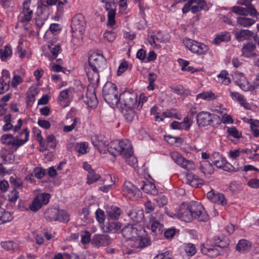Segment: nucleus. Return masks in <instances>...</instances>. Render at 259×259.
Returning a JSON list of instances; mask_svg holds the SVG:
<instances>
[{
    "instance_id": "09e8293b",
    "label": "nucleus",
    "mask_w": 259,
    "mask_h": 259,
    "mask_svg": "<svg viewBox=\"0 0 259 259\" xmlns=\"http://www.w3.org/2000/svg\"><path fill=\"white\" fill-rule=\"evenodd\" d=\"M230 39V35L229 32H224L218 35L213 40V43L216 45L222 41H229Z\"/></svg>"
},
{
    "instance_id": "4be33fe9",
    "label": "nucleus",
    "mask_w": 259,
    "mask_h": 259,
    "mask_svg": "<svg viewBox=\"0 0 259 259\" xmlns=\"http://www.w3.org/2000/svg\"><path fill=\"white\" fill-rule=\"evenodd\" d=\"M111 243V239L107 235L96 234L92 240V243L99 247L102 246H106Z\"/></svg>"
},
{
    "instance_id": "c756f323",
    "label": "nucleus",
    "mask_w": 259,
    "mask_h": 259,
    "mask_svg": "<svg viewBox=\"0 0 259 259\" xmlns=\"http://www.w3.org/2000/svg\"><path fill=\"white\" fill-rule=\"evenodd\" d=\"M186 183L193 187H197L202 184L203 181L197 176L189 173L186 176Z\"/></svg>"
},
{
    "instance_id": "69168bd1",
    "label": "nucleus",
    "mask_w": 259,
    "mask_h": 259,
    "mask_svg": "<svg viewBox=\"0 0 259 259\" xmlns=\"http://www.w3.org/2000/svg\"><path fill=\"white\" fill-rule=\"evenodd\" d=\"M100 1L105 4V8L106 10L116 8V0H100Z\"/></svg>"
},
{
    "instance_id": "f3484780",
    "label": "nucleus",
    "mask_w": 259,
    "mask_h": 259,
    "mask_svg": "<svg viewBox=\"0 0 259 259\" xmlns=\"http://www.w3.org/2000/svg\"><path fill=\"white\" fill-rule=\"evenodd\" d=\"M215 115L206 111H201L197 116V123L199 126H205L211 124Z\"/></svg>"
},
{
    "instance_id": "72a5a7b5",
    "label": "nucleus",
    "mask_w": 259,
    "mask_h": 259,
    "mask_svg": "<svg viewBox=\"0 0 259 259\" xmlns=\"http://www.w3.org/2000/svg\"><path fill=\"white\" fill-rule=\"evenodd\" d=\"M239 5L245 6L247 9L248 14L252 17H255L257 14V12L252 4L248 0H240L238 2Z\"/></svg>"
},
{
    "instance_id": "e2e57ef3",
    "label": "nucleus",
    "mask_w": 259,
    "mask_h": 259,
    "mask_svg": "<svg viewBox=\"0 0 259 259\" xmlns=\"http://www.w3.org/2000/svg\"><path fill=\"white\" fill-rule=\"evenodd\" d=\"M164 140L169 144L174 145L176 143H180L182 142V139L179 137H173L170 135L165 136Z\"/></svg>"
},
{
    "instance_id": "864d4df0",
    "label": "nucleus",
    "mask_w": 259,
    "mask_h": 259,
    "mask_svg": "<svg viewBox=\"0 0 259 259\" xmlns=\"http://www.w3.org/2000/svg\"><path fill=\"white\" fill-rule=\"evenodd\" d=\"M46 143L49 148L55 149L58 143L55 136L53 135H49L46 137Z\"/></svg>"
},
{
    "instance_id": "9b49d317",
    "label": "nucleus",
    "mask_w": 259,
    "mask_h": 259,
    "mask_svg": "<svg viewBox=\"0 0 259 259\" xmlns=\"http://www.w3.org/2000/svg\"><path fill=\"white\" fill-rule=\"evenodd\" d=\"M205 5L204 0H188L182 9V12L187 13L191 11L194 14L202 10Z\"/></svg>"
},
{
    "instance_id": "7ed1b4c3",
    "label": "nucleus",
    "mask_w": 259,
    "mask_h": 259,
    "mask_svg": "<svg viewBox=\"0 0 259 259\" xmlns=\"http://www.w3.org/2000/svg\"><path fill=\"white\" fill-rule=\"evenodd\" d=\"M107 149L111 155H120L123 158L134 153L132 144L127 139L112 141L108 144Z\"/></svg>"
},
{
    "instance_id": "2eb2a0df",
    "label": "nucleus",
    "mask_w": 259,
    "mask_h": 259,
    "mask_svg": "<svg viewBox=\"0 0 259 259\" xmlns=\"http://www.w3.org/2000/svg\"><path fill=\"white\" fill-rule=\"evenodd\" d=\"M201 252L210 257H215L220 254V250L214 244H210L208 241L200 245Z\"/></svg>"
},
{
    "instance_id": "1a4fd4ad",
    "label": "nucleus",
    "mask_w": 259,
    "mask_h": 259,
    "mask_svg": "<svg viewBox=\"0 0 259 259\" xmlns=\"http://www.w3.org/2000/svg\"><path fill=\"white\" fill-rule=\"evenodd\" d=\"M30 0H25L23 3L22 10L19 16V21L24 26H26L31 20L33 16V10L30 8Z\"/></svg>"
},
{
    "instance_id": "aec40b11",
    "label": "nucleus",
    "mask_w": 259,
    "mask_h": 259,
    "mask_svg": "<svg viewBox=\"0 0 259 259\" xmlns=\"http://www.w3.org/2000/svg\"><path fill=\"white\" fill-rule=\"evenodd\" d=\"M193 123L191 118L188 116L185 117L183 121L179 122L177 121H173L170 125V127L173 130H186L188 131L190 129Z\"/></svg>"
},
{
    "instance_id": "f8f14e48",
    "label": "nucleus",
    "mask_w": 259,
    "mask_h": 259,
    "mask_svg": "<svg viewBox=\"0 0 259 259\" xmlns=\"http://www.w3.org/2000/svg\"><path fill=\"white\" fill-rule=\"evenodd\" d=\"M170 155L174 161L182 168L188 170L195 168V165L192 160L186 159L179 152L174 151L171 152Z\"/></svg>"
},
{
    "instance_id": "0e129e2a",
    "label": "nucleus",
    "mask_w": 259,
    "mask_h": 259,
    "mask_svg": "<svg viewBox=\"0 0 259 259\" xmlns=\"http://www.w3.org/2000/svg\"><path fill=\"white\" fill-rule=\"evenodd\" d=\"M185 250L187 255L190 256L194 255L196 252L195 245L192 243L186 244L185 245Z\"/></svg>"
},
{
    "instance_id": "a18cd8bd",
    "label": "nucleus",
    "mask_w": 259,
    "mask_h": 259,
    "mask_svg": "<svg viewBox=\"0 0 259 259\" xmlns=\"http://www.w3.org/2000/svg\"><path fill=\"white\" fill-rule=\"evenodd\" d=\"M2 246L6 250L15 251L19 249V244L12 241H7L2 242Z\"/></svg>"
},
{
    "instance_id": "f257e3e1",
    "label": "nucleus",
    "mask_w": 259,
    "mask_h": 259,
    "mask_svg": "<svg viewBox=\"0 0 259 259\" xmlns=\"http://www.w3.org/2000/svg\"><path fill=\"white\" fill-rule=\"evenodd\" d=\"M106 67V60L103 55L96 53L92 54L89 58L88 64L84 67L89 81L92 83L98 82L99 72Z\"/></svg>"
},
{
    "instance_id": "c85d7f7f",
    "label": "nucleus",
    "mask_w": 259,
    "mask_h": 259,
    "mask_svg": "<svg viewBox=\"0 0 259 259\" xmlns=\"http://www.w3.org/2000/svg\"><path fill=\"white\" fill-rule=\"evenodd\" d=\"M84 102L90 107L96 106L98 102L95 92L88 91L84 99Z\"/></svg>"
},
{
    "instance_id": "bf43d9fd",
    "label": "nucleus",
    "mask_w": 259,
    "mask_h": 259,
    "mask_svg": "<svg viewBox=\"0 0 259 259\" xmlns=\"http://www.w3.org/2000/svg\"><path fill=\"white\" fill-rule=\"evenodd\" d=\"M227 132L229 136L236 139H239L241 137V133L235 127H227Z\"/></svg>"
},
{
    "instance_id": "7c9ffc66",
    "label": "nucleus",
    "mask_w": 259,
    "mask_h": 259,
    "mask_svg": "<svg viewBox=\"0 0 259 259\" xmlns=\"http://www.w3.org/2000/svg\"><path fill=\"white\" fill-rule=\"evenodd\" d=\"M53 213H57V217H52L53 220H57V221L62 222H67L69 220V214L63 210L54 209L52 210Z\"/></svg>"
},
{
    "instance_id": "dca6fc26",
    "label": "nucleus",
    "mask_w": 259,
    "mask_h": 259,
    "mask_svg": "<svg viewBox=\"0 0 259 259\" xmlns=\"http://www.w3.org/2000/svg\"><path fill=\"white\" fill-rule=\"evenodd\" d=\"M178 218L186 222H189L193 220V213L191 212L188 203H183L180 206L178 210Z\"/></svg>"
},
{
    "instance_id": "0eeeda50",
    "label": "nucleus",
    "mask_w": 259,
    "mask_h": 259,
    "mask_svg": "<svg viewBox=\"0 0 259 259\" xmlns=\"http://www.w3.org/2000/svg\"><path fill=\"white\" fill-rule=\"evenodd\" d=\"M183 44L192 53L198 55L206 54L209 50L208 46L204 44L190 38L184 39Z\"/></svg>"
},
{
    "instance_id": "bb28decb",
    "label": "nucleus",
    "mask_w": 259,
    "mask_h": 259,
    "mask_svg": "<svg viewBox=\"0 0 259 259\" xmlns=\"http://www.w3.org/2000/svg\"><path fill=\"white\" fill-rule=\"evenodd\" d=\"M252 246L251 243L247 240L241 239L239 241L236 246V249L241 253L248 252Z\"/></svg>"
},
{
    "instance_id": "c9c22d12",
    "label": "nucleus",
    "mask_w": 259,
    "mask_h": 259,
    "mask_svg": "<svg viewBox=\"0 0 259 259\" xmlns=\"http://www.w3.org/2000/svg\"><path fill=\"white\" fill-rule=\"evenodd\" d=\"M213 157L218 158V159L213 161L214 164L218 167L225 169L226 165L228 164L226 159L223 157L218 152H214Z\"/></svg>"
},
{
    "instance_id": "20e7f679",
    "label": "nucleus",
    "mask_w": 259,
    "mask_h": 259,
    "mask_svg": "<svg viewBox=\"0 0 259 259\" xmlns=\"http://www.w3.org/2000/svg\"><path fill=\"white\" fill-rule=\"evenodd\" d=\"M86 21L84 16L80 14L74 15L72 19L71 27L72 30V42L74 45L80 42L85 31Z\"/></svg>"
},
{
    "instance_id": "338daca9",
    "label": "nucleus",
    "mask_w": 259,
    "mask_h": 259,
    "mask_svg": "<svg viewBox=\"0 0 259 259\" xmlns=\"http://www.w3.org/2000/svg\"><path fill=\"white\" fill-rule=\"evenodd\" d=\"M116 36V35L113 30H107L104 33V38L109 42H113Z\"/></svg>"
},
{
    "instance_id": "393cba45",
    "label": "nucleus",
    "mask_w": 259,
    "mask_h": 259,
    "mask_svg": "<svg viewBox=\"0 0 259 259\" xmlns=\"http://www.w3.org/2000/svg\"><path fill=\"white\" fill-rule=\"evenodd\" d=\"M93 145L97 147L100 152H104L106 146L108 147V145L106 144L105 138L102 136H93L91 138Z\"/></svg>"
},
{
    "instance_id": "4c0bfd02",
    "label": "nucleus",
    "mask_w": 259,
    "mask_h": 259,
    "mask_svg": "<svg viewBox=\"0 0 259 259\" xmlns=\"http://www.w3.org/2000/svg\"><path fill=\"white\" fill-rule=\"evenodd\" d=\"M38 94V91L35 87L31 86L27 92L26 101L28 104H33L35 101V97Z\"/></svg>"
},
{
    "instance_id": "e433bc0d",
    "label": "nucleus",
    "mask_w": 259,
    "mask_h": 259,
    "mask_svg": "<svg viewBox=\"0 0 259 259\" xmlns=\"http://www.w3.org/2000/svg\"><path fill=\"white\" fill-rule=\"evenodd\" d=\"M13 219V214L0 207V225L11 222Z\"/></svg>"
},
{
    "instance_id": "39448f33",
    "label": "nucleus",
    "mask_w": 259,
    "mask_h": 259,
    "mask_svg": "<svg viewBox=\"0 0 259 259\" xmlns=\"http://www.w3.org/2000/svg\"><path fill=\"white\" fill-rule=\"evenodd\" d=\"M103 96L105 101L112 108L116 106L119 101L117 87L111 82H107L104 85Z\"/></svg>"
},
{
    "instance_id": "5fc2aeb1",
    "label": "nucleus",
    "mask_w": 259,
    "mask_h": 259,
    "mask_svg": "<svg viewBox=\"0 0 259 259\" xmlns=\"http://www.w3.org/2000/svg\"><path fill=\"white\" fill-rule=\"evenodd\" d=\"M49 49L52 54V58L54 59L58 56L59 53L61 51V47L59 45L51 44L48 46Z\"/></svg>"
},
{
    "instance_id": "f704fd0d",
    "label": "nucleus",
    "mask_w": 259,
    "mask_h": 259,
    "mask_svg": "<svg viewBox=\"0 0 259 259\" xmlns=\"http://www.w3.org/2000/svg\"><path fill=\"white\" fill-rule=\"evenodd\" d=\"M255 22V21L251 18L246 17H238L237 18V24L244 27H249Z\"/></svg>"
},
{
    "instance_id": "8fccbe9b",
    "label": "nucleus",
    "mask_w": 259,
    "mask_h": 259,
    "mask_svg": "<svg viewBox=\"0 0 259 259\" xmlns=\"http://www.w3.org/2000/svg\"><path fill=\"white\" fill-rule=\"evenodd\" d=\"M61 27L60 24L57 23H53L50 25L49 29L46 32L45 37H47L50 33H52L54 35H57L61 32Z\"/></svg>"
},
{
    "instance_id": "37998d69",
    "label": "nucleus",
    "mask_w": 259,
    "mask_h": 259,
    "mask_svg": "<svg viewBox=\"0 0 259 259\" xmlns=\"http://www.w3.org/2000/svg\"><path fill=\"white\" fill-rule=\"evenodd\" d=\"M12 55V50L10 46H6L4 49L0 50V58L2 61H6Z\"/></svg>"
},
{
    "instance_id": "3c124183",
    "label": "nucleus",
    "mask_w": 259,
    "mask_h": 259,
    "mask_svg": "<svg viewBox=\"0 0 259 259\" xmlns=\"http://www.w3.org/2000/svg\"><path fill=\"white\" fill-rule=\"evenodd\" d=\"M107 11H108V13L107 25L108 27L112 28L115 24V17L116 15V10L115 9Z\"/></svg>"
},
{
    "instance_id": "680f3d73",
    "label": "nucleus",
    "mask_w": 259,
    "mask_h": 259,
    "mask_svg": "<svg viewBox=\"0 0 259 259\" xmlns=\"http://www.w3.org/2000/svg\"><path fill=\"white\" fill-rule=\"evenodd\" d=\"M154 200L155 201L157 205L160 207H163L168 202L167 197L164 195L158 196L154 199Z\"/></svg>"
},
{
    "instance_id": "ea45409f",
    "label": "nucleus",
    "mask_w": 259,
    "mask_h": 259,
    "mask_svg": "<svg viewBox=\"0 0 259 259\" xmlns=\"http://www.w3.org/2000/svg\"><path fill=\"white\" fill-rule=\"evenodd\" d=\"M141 189L146 193L150 194L151 195H156L157 192V189L155 185L150 182H147L143 184Z\"/></svg>"
},
{
    "instance_id": "774afa93",
    "label": "nucleus",
    "mask_w": 259,
    "mask_h": 259,
    "mask_svg": "<svg viewBox=\"0 0 259 259\" xmlns=\"http://www.w3.org/2000/svg\"><path fill=\"white\" fill-rule=\"evenodd\" d=\"M81 241L82 244H85L89 243L91 241V234L89 232L85 231L81 233Z\"/></svg>"
},
{
    "instance_id": "603ef678",
    "label": "nucleus",
    "mask_w": 259,
    "mask_h": 259,
    "mask_svg": "<svg viewBox=\"0 0 259 259\" xmlns=\"http://www.w3.org/2000/svg\"><path fill=\"white\" fill-rule=\"evenodd\" d=\"M155 37L158 42L166 43L169 41L170 35L166 32L159 31L155 35Z\"/></svg>"
},
{
    "instance_id": "6e6552de",
    "label": "nucleus",
    "mask_w": 259,
    "mask_h": 259,
    "mask_svg": "<svg viewBox=\"0 0 259 259\" xmlns=\"http://www.w3.org/2000/svg\"><path fill=\"white\" fill-rule=\"evenodd\" d=\"M193 218L199 221L205 222L209 219V216L204 209L203 205L199 202L191 201L188 203Z\"/></svg>"
},
{
    "instance_id": "5701e85b",
    "label": "nucleus",
    "mask_w": 259,
    "mask_h": 259,
    "mask_svg": "<svg viewBox=\"0 0 259 259\" xmlns=\"http://www.w3.org/2000/svg\"><path fill=\"white\" fill-rule=\"evenodd\" d=\"M207 198L211 202L221 204L222 205L227 204V199L223 194L217 192L214 190H211L207 193Z\"/></svg>"
},
{
    "instance_id": "58836bf2",
    "label": "nucleus",
    "mask_w": 259,
    "mask_h": 259,
    "mask_svg": "<svg viewBox=\"0 0 259 259\" xmlns=\"http://www.w3.org/2000/svg\"><path fill=\"white\" fill-rule=\"evenodd\" d=\"M255 48V46L253 43L249 42L242 49V55L246 57L253 56L254 55L253 51Z\"/></svg>"
},
{
    "instance_id": "6e6d98bb",
    "label": "nucleus",
    "mask_w": 259,
    "mask_h": 259,
    "mask_svg": "<svg viewBox=\"0 0 259 259\" xmlns=\"http://www.w3.org/2000/svg\"><path fill=\"white\" fill-rule=\"evenodd\" d=\"M231 12L244 16H246L248 14L247 9L240 6H234L232 7Z\"/></svg>"
},
{
    "instance_id": "ddd939ff",
    "label": "nucleus",
    "mask_w": 259,
    "mask_h": 259,
    "mask_svg": "<svg viewBox=\"0 0 259 259\" xmlns=\"http://www.w3.org/2000/svg\"><path fill=\"white\" fill-rule=\"evenodd\" d=\"M139 231L137 228V225L128 224L122 229L121 233L126 239V241L130 245V243L133 242V240L138 236Z\"/></svg>"
},
{
    "instance_id": "4468645a",
    "label": "nucleus",
    "mask_w": 259,
    "mask_h": 259,
    "mask_svg": "<svg viewBox=\"0 0 259 259\" xmlns=\"http://www.w3.org/2000/svg\"><path fill=\"white\" fill-rule=\"evenodd\" d=\"M140 190L130 181H125L123 188V194L128 198H136L140 196Z\"/></svg>"
},
{
    "instance_id": "c03bdc74",
    "label": "nucleus",
    "mask_w": 259,
    "mask_h": 259,
    "mask_svg": "<svg viewBox=\"0 0 259 259\" xmlns=\"http://www.w3.org/2000/svg\"><path fill=\"white\" fill-rule=\"evenodd\" d=\"M218 82L224 84L228 85L231 82V80L229 77V74L226 70H222L217 76Z\"/></svg>"
},
{
    "instance_id": "4d7b16f0",
    "label": "nucleus",
    "mask_w": 259,
    "mask_h": 259,
    "mask_svg": "<svg viewBox=\"0 0 259 259\" xmlns=\"http://www.w3.org/2000/svg\"><path fill=\"white\" fill-rule=\"evenodd\" d=\"M119 12L122 14H126L129 13L130 10L127 8L126 0H119Z\"/></svg>"
},
{
    "instance_id": "a878e982",
    "label": "nucleus",
    "mask_w": 259,
    "mask_h": 259,
    "mask_svg": "<svg viewBox=\"0 0 259 259\" xmlns=\"http://www.w3.org/2000/svg\"><path fill=\"white\" fill-rule=\"evenodd\" d=\"M150 239L148 237H143L139 232L138 236L133 240V242L130 243V245L133 247L140 248L144 247L149 244Z\"/></svg>"
},
{
    "instance_id": "9d476101",
    "label": "nucleus",
    "mask_w": 259,
    "mask_h": 259,
    "mask_svg": "<svg viewBox=\"0 0 259 259\" xmlns=\"http://www.w3.org/2000/svg\"><path fill=\"white\" fill-rule=\"evenodd\" d=\"M50 197V194L47 193L38 194L29 205L30 210L34 212L37 211L42 205H46L49 203Z\"/></svg>"
},
{
    "instance_id": "473e14b6",
    "label": "nucleus",
    "mask_w": 259,
    "mask_h": 259,
    "mask_svg": "<svg viewBox=\"0 0 259 259\" xmlns=\"http://www.w3.org/2000/svg\"><path fill=\"white\" fill-rule=\"evenodd\" d=\"M252 35V32L247 29H241L236 31L235 37L239 41L249 39Z\"/></svg>"
},
{
    "instance_id": "a211bd4d",
    "label": "nucleus",
    "mask_w": 259,
    "mask_h": 259,
    "mask_svg": "<svg viewBox=\"0 0 259 259\" xmlns=\"http://www.w3.org/2000/svg\"><path fill=\"white\" fill-rule=\"evenodd\" d=\"M120 97L123 98L126 108L133 109L137 106V95L135 93L125 92L121 95Z\"/></svg>"
},
{
    "instance_id": "f03ea898",
    "label": "nucleus",
    "mask_w": 259,
    "mask_h": 259,
    "mask_svg": "<svg viewBox=\"0 0 259 259\" xmlns=\"http://www.w3.org/2000/svg\"><path fill=\"white\" fill-rule=\"evenodd\" d=\"M29 130L25 128L15 137L12 134L3 135L1 138V141L12 151H16L19 147L24 145L29 141Z\"/></svg>"
},
{
    "instance_id": "cd10ccee",
    "label": "nucleus",
    "mask_w": 259,
    "mask_h": 259,
    "mask_svg": "<svg viewBox=\"0 0 259 259\" xmlns=\"http://www.w3.org/2000/svg\"><path fill=\"white\" fill-rule=\"evenodd\" d=\"M106 211L109 217L112 219H117L120 215L121 210L118 207L112 205H108L106 207Z\"/></svg>"
},
{
    "instance_id": "2f4dec72",
    "label": "nucleus",
    "mask_w": 259,
    "mask_h": 259,
    "mask_svg": "<svg viewBox=\"0 0 259 259\" xmlns=\"http://www.w3.org/2000/svg\"><path fill=\"white\" fill-rule=\"evenodd\" d=\"M121 228V224L118 222L107 223L103 227L104 232H116Z\"/></svg>"
},
{
    "instance_id": "79ce46f5",
    "label": "nucleus",
    "mask_w": 259,
    "mask_h": 259,
    "mask_svg": "<svg viewBox=\"0 0 259 259\" xmlns=\"http://www.w3.org/2000/svg\"><path fill=\"white\" fill-rule=\"evenodd\" d=\"M215 98V95L211 91H206L197 94L196 99L197 101H198L199 99L209 101L214 100Z\"/></svg>"
},
{
    "instance_id": "a19ab883",
    "label": "nucleus",
    "mask_w": 259,
    "mask_h": 259,
    "mask_svg": "<svg viewBox=\"0 0 259 259\" xmlns=\"http://www.w3.org/2000/svg\"><path fill=\"white\" fill-rule=\"evenodd\" d=\"M200 169L205 176L211 175L214 171L212 165L208 161L201 162Z\"/></svg>"
},
{
    "instance_id": "b1692460",
    "label": "nucleus",
    "mask_w": 259,
    "mask_h": 259,
    "mask_svg": "<svg viewBox=\"0 0 259 259\" xmlns=\"http://www.w3.org/2000/svg\"><path fill=\"white\" fill-rule=\"evenodd\" d=\"M238 75L239 78L236 80V82L242 90L247 92L254 90V86L250 84L243 73H240Z\"/></svg>"
},
{
    "instance_id": "423d86ee",
    "label": "nucleus",
    "mask_w": 259,
    "mask_h": 259,
    "mask_svg": "<svg viewBox=\"0 0 259 259\" xmlns=\"http://www.w3.org/2000/svg\"><path fill=\"white\" fill-rule=\"evenodd\" d=\"M163 219V215L162 213L156 211L150 216L149 222L145 228L150 230L153 235L161 234L163 231V226L160 222Z\"/></svg>"
},
{
    "instance_id": "052dcab7",
    "label": "nucleus",
    "mask_w": 259,
    "mask_h": 259,
    "mask_svg": "<svg viewBox=\"0 0 259 259\" xmlns=\"http://www.w3.org/2000/svg\"><path fill=\"white\" fill-rule=\"evenodd\" d=\"M100 178L99 175L97 174L94 170H91L89 171L88 175V183L89 184H93L98 180Z\"/></svg>"
},
{
    "instance_id": "13d9d810",
    "label": "nucleus",
    "mask_w": 259,
    "mask_h": 259,
    "mask_svg": "<svg viewBox=\"0 0 259 259\" xmlns=\"http://www.w3.org/2000/svg\"><path fill=\"white\" fill-rule=\"evenodd\" d=\"M251 122V125L250 126L251 131L252 132L253 136L255 137H259V120L254 119L250 120Z\"/></svg>"
},
{
    "instance_id": "49530a36",
    "label": "nucleus",
    "mask_w": 259,
    "mask_h": 259,
    "mask_svg": "<svg viewBox=\"0 0 259 259\" xmlns=\"http://www.w3.org/2000/svg\"><path fill=\"white\" fill-rule=\"evenodd\" d=\"M214 245L220 248H225L229 245V240L225 237H215L214 239Z\"/></svg>"
},
{
    "instance_id": "de8ad7c7",
    "label": "nucleus",
    "mask_w": 259,
    "mask_h": 259,
    "mask_svg": "<svg viewBox=\"0 0 259 259\" xmlns=\"http://www.w3.org/2000/svg\"><path fill=\"white\" fill-rule=\"evenodd\" d=\"M89 144L87 142L76 143L74 145L75 150L80 154H84L88 151Z\"/></svg>"
},
{
    "instance_id": "6ab92c4d",
    "label": "nucleus",
    "mask_w": 259,
    "mask_h": 259,
    "mask_svg": "<svg viewBox=\"0 0 259 259\" xmlns=\"http://www.w3.org/2000/svg\"><path fill=\"white\" fill-rule=\"evenodd\" d=\"M73 98L72 90L71 89H65L61 91L58 96V100L60 105L62 107L69 106Z\"/></svg>"
},
{
    "instance_id": "412c9836",
    "label": "nucleus",
    "mask_w": 259,
    "mask_h": 259,
    "mask_svg": "<svg viewBox=\"0 0 259 259\" xmlns=\"http://www.w3.org/2000/svg\"><path fill=\"white\" fill-rule=\"evenodd\" d=\"M10 73L7 70H3L0 77V95L7 92L10 88Z\"/></svg>"
}]
</instances>
